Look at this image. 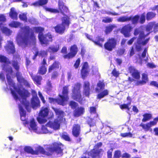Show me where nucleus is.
<instances>
[{
	"mask_svg": "<svg viewBox=\"0 0 158 158\" xmlns=\"http://www.w3.org/2000/svg\"><path fill=\"white\" fill-rule=\"evenodd\" d=\"M150 85H154L158 88V83L156 81H152L150 83Z\"/></svg>",
	"mask_w": 158,
	"mask_h": 158,
	"instance_id": "64",
	"label": "nucleus"
},
{
	"mask_svg": "<svg viewBox=\"0 0 158 158\" xmlns=\"http://www.w3.org/2000/svg\"><path fill=\"white\" fill-rule=\"evenodd\" d=\"M63 145L60 143H54L52 145L48 148V152L45 151L42 147H38L36 150H34L30 146H25L24 148V152L28 153L33 155H38L40 153L50 156L53 155L54 156H60L63 155Z\"/></svg>",
	"mask_w": 158,
	"mask_h": 158,
	"instance_id": "3",
	"label": "nucleus"
},
{
	"mask_svg": "<svg viewBox=\"0 0 158 158\" xmlns=\"http://www.w3.org/2000/svg\"><path fill=\"white\" fill-rule=\"evenodd\" d=\"M38 95L40 98L41 100L44 103H45V101L44 100V97H43L42 94L40 91H39L38 92Z\"/></svg>",
	"mask_w": 158,
	"mask_h": 158,
	"instance_id": "58",
	"label": "nucleus"
},
{
	"mask_svg": "<svg viewBox=\"0 0 158 158\" xmlns=\"http://www.w3.org/2000/svg\"><path fill=\"white\" fill-rule=\"evenodd\" d=\"M47 53L45 51H40L39 52H36L33 59V60H34L37 55L42 57H45L47 56Z\"/></svg>",
	"mask_w": 158,
	"mask_h": 158,
	"instance_id": "30",
	"label": "nucleus"
},
{
	"mask_svg": "<svg viewBox=\"0 0 158 158\" xmlns=\"http://www.w3.org/2000/svg\"><path fill=\"white\" fill-rule=\"evenodd\" d=\"M111 73L114 77H117L119 76L120 73L118 71H117L115 69H114L112 71Z\"/></svg>",
	"mask_w": 158,
	"mask_h": 158,
	"instance_id": "48",
	"label": "nucleus"
},
{
	"mask_svg": "<svg viewBox=\"0 0 158 158\" xmlns=\"http://www.w3.org/2000/svg\"><path fill=\"white\" fill-rule=\"evenodd\" d=\"M83 94L86 96L88 97L90 94V87L89 83L88 81H85L83 85Z\"/></svg>",
	"mask_w": 158,
	"mask_h": 158,
	"instance_id": "17",
	"label": "nucleus"
},
{
	"mask_svg": "<svg viewBox=\"0 0 158 158\" xmlns=\"http://www.w3.org/2000/svg\"><path fill=\"white\" fill-rule=\"evenodd\" d=\"M113 21V18L109 17H104L103 18L102 21L105 23H110Z\"/></svg>",
	"mask_w": 158,
	"mask_h": 158,
	"instance_id": "45",
	"label": "nucleus"
},
{
	"mask_svg": "<svg viewBox=\"0 0 158 158\" xmlns=\"http://www.w3.org/2000/svg\"><path fill=\"white\" fill-rule=\"evenodd\" d=\"M130 18L127 16H124L120 17L117 19V21L118 22H124L130 21Z\"/></svg>",
	"mask_w": 158,
	"mask_h": 158,
	"instance_id": "37",
	"label": "nucleus"
},
{
	"mask_svg": "<svg viewBox=\"0 0 158 158\" xmlns=\"http://www.w3.org/2000/svg\"><path fill=\"white\" fill-rule=\"evenodd\" d=\"M46 64V60L44 58L42 63V66L40 68L39 70V73L43 75L47 71V69L45 65Z\"/></svg>",
	"mask_w": 158,
	"mask_h": 158,
	"instance_id": "21",
	"label": "nucleus"
},
{
	"mask_svg": "<svg viewBox=\"0 0 158 158\" xmlns=\"http://www.w3.org/2000/svg\"><path fill=\"white\" fill-rule=\"evenodd\" d=\"M147 51H148L147 48H145V49L142 55V56L143 58L146 56V53L147 52Z\"/></svg>",
	"mask_w": 158,
	"mask_h": 158,
	"instance_id": "63",
	"label": "nucleus"
},
{
	"mask_svg": "<svg viewBox=\"0 0 158 158\" xmlns=\"http://www.w3.org/2000/svg\"><path fill=\"white\" fill-rule=\"evenodd\" d=\"M55 111L57 118L54 120L53 122L49 121L45 126L42 125L41 130L38 128L37 133L38 134H47L51 133L52 132L50 131L47 128V127H49L53 128L54 130L59 129L60 127V124L65 120L63 118L64 112L59 109H55L53 108Z\"/></svg>",
	"mask_w": 158,
	"mask_h": 158,
	"instance_id": "4",
	"label": "nucleus"
},
{
	"mask_svg": "<svg viewBox=\"0 0 158 158\" xmlns=\"http://www.w3.org/2000/svg\"><path fill=\"white\" fill-rule=\"evenodd\" d=\"M62 24L57 25L55 27L56 32L59 34L64 33L66 26H68L70 23L69 19L67 16H65L62 19Z\"/></svg>",
	"mask_w": 158,
	"mask_h": 158,
	"instance_id": "9",
	"label": "nucleus"
},
{
	"mask_svg": "<svg viewBox=\"0 0 158 158\" xmlns=\"http://www.w3.org/2000/svg\"><path fill=\"white\" fill-rule=\"evenodd\" d=\"M129 18H131L130 21H131L132 23L133 24H136L139 19V16L138 15H136L135 16H129Z\"/></svg>",
	"mask_w": 158,
	"mask_h": 158,
	"instance_id": "35",
	"label": "nucleus"
},
{
	"mask_svg": "<svg viewBox=\"0 0 158 158\" xmlns=\"http://www.w3.org/2000/svg\"><path fill=\"white\" fill-rule=\"evenodd\" d=\"M113 151V149L111 148L107 152V156L108 158H111L112 157V152Z\"/></svg>",
	"mask_w": 158,
	"mask_h": 158,
	"instance_id": "60",
	"label": "nucleus"
},
{
	"mask_svg": "<svg viewBox=\"0 0 158 158\" xmlns=\"http://www.w3.org/2000/svg\"><path fill=\"white\" fill-rule=\"evenodd\" d=\"M48 2V0H39V1L36 2L32 4L35 6H38L40 5H44Z\"/></svg>",
	"mask_w": 158,
	"mask_h": 158,
	"instance_id": "36",
	"label": "nucleus"
},
{
	"mask_svg": "<svg viewBox=\"0 0 158 158\" xmlns=\"http://www.w3.org/2000/svg\"><path fill=\"white\" fill-rule=\"evenodd\" d=\"M59 8L60 11L63 13L67 12L68 11V8L64 5V3L60 0L58 2Z\"/></svg>",
	"mask_w": 158,
	"mask_h": 158,
	"instance_id": "25",
	"label": "nucleus"
},
{
	"mask_svg": "<svg viewBox=\"0 0 158 158\" xmlns=\"http://www.w3.org/2000/svg\"><path fill=\"white\" fill-rule=\"evenodd\" d=\"M12 64L17 71L16 76L17 80L21 85L18 87V88L15 87V89H13L10 88L9 90H10L13 98L16 101L19 100L20 102V104H19V107L21 119L22 121H24L23 123L26 121V112L23 108L25 107L28 112H30L31 107L29 106V102L26 99V97L29 96L30 94L22 86V85L23 84L26 87H30L31 84L25 80L22 76L21 74L18 72L19 69V65L17 60L12 61Z\"/></svg>",
	"mask_w": 158,
	"mask_h": 158,
	"instance_id": "1",
	"label": "nucleus"
},
{
	"mask_svg": "<svg viewBox=\"0 0 158 158\" xmlns=\"http://www.w3.org/2000/svg\"><path fill=\"white\" fill-rule=\"evenodd\" d=\"M121 135L124 137H131L132 136V134L130 133H123L121 134Z\"/></svg>",
	"mask_w": 158,
	"mask_h": 158,
	"instance_id": "49",
	"label": "nucleus"
},
{
	"mask_svg": "<svg viewBox=\"0 0 158 158\" xmlns=\"http://www.w3.org/2000/svg\"><path fill=\"white\" fill-rule=\"evenodd\" d=\"M70 51L69 53L64 56V58L69 59L74 57L78 52V48L77 46L75 45L72 46L70 48Z\"/></svg>",
	"mask_w": 158,
	"mask_h": 158,
	"instance_id": "15",
	"label": "nucleus"
},
{
	"mask_svg": "<svg viewBox=\"0 0 158 158\" xmlns=\"http://www.w3.org/2000/svg\"><path fill=\"white\" fill-rule=\"evenodd\" d=\"M129 71L132 73L133 77L136 79H139L140 78V74L138 71L135 70L134 68L130 67L129 68Z\"/></svg>",
	"mask_w": 158,
	"mask_h": 158,
	"instance_id": "20",
	"label": "nucleus"
},
{
	"mask_svg": "<svg viewBox=\"0 0 158 158\" xmlns=\"http://www.w3.org/2000/svg\"><path fill=\"white\" fill-rule=\"evenodd\" d=\"M80 58H78L76 61L74 65V66L76 69L77 68L79 67L80 64Z\"/></svg>",
	"mask_w": 158,
	"mask_h": 158,
	"instance_id": "52",
	"label": "nucleus"
},
{
	"mask_svg": "<svg viewBox=\"0 0 158 158\" xmlns=\"http://www.w3.org/2000/svg\"><path fill=\"white\" fill-rule=\"evenodd\" d=\"M158 121V117L154 118L153 121H150L148 122V123L150 128H151L152 127L155 125L157 124Z\"/></svg>",
	"mask_w": 158,
	"mask_h": 158,
	"instance_id": "42",
	"label": "nucleus"
},
{
	"mask_svg": "<svg viewBox=\"0 0 158 158\" xmlns=\"http://www.w3.org/2000/svg\"><path fill=\"white\" fill-rule=\"evenodd\" d=\"M108 94V91L107 89L103 91L98 94L97 96V98L101 99L104 97Z\"/></svg>",
	"mask_w": 158,
	"mask_h": 158,
	"instance_id": "31",
	"label": "nucleus"
},
{
	"mask_svg": "<svg viewBox=\"0 0 158 158\" xmlns=\"http://www.w3.org/2000/svg\"><path fill=\"white\" fill-rule=\"evenodd\" d=\"M145 13H143L142 14L140 18V23H143L145 21Z\"/></svg>",
	"mask_w": 158,
	"mask_h": 158,
	"instance_id": "53",
	"label": "nucleus"
},
{
	"mask_svg": "<svg viewBox=\"0 0 158 158\" xmlns=\"http://www.w3.org/2000/svg\"><path fill=\"white\" fill-rule=\"evenodd\" d=\"M31 93L33 97L31 100V105L33 109H36L40 106V101L35 91L32 89Z\"/></svg>",
	"mask_w": 158,
	"mask_h": 158,
	"instance_id": "11",
	"label": "nucleus"
},
{
	"mask_svg": "<svg viewBox=\"0 0 158 158\" xmlns=\"http://www.w3.org/2000/svg\"><path fill=\"white\" fill-rule=\"evenodd\" d=\"M27 13H23L20 15L19 17L20 19L25 22H27V19L26 17Z\"/></svg>",
	"mask_w": 158,
	"mask_h": 158,
	"instance_id": "47",
	"label": "nucleus"
},
{
	"mask_svg": "<svg viewBox=\"0 0 158 158\" xmlns=\"http://www.w3.org/2000/svg\"><path fill=\"white\" fill-rule=\"evenodd\" d=\"M9 15L12 19L15 20L17 19L18 14L15 11L14 8L12 7L10 9Z\"/></svg>",
	"mask_w": 158,
	"mask_h": 158,
	"instance_id": "28",
	"label": "nucleus"
},
{
	"mask_svg": "<svg viewBox=\"0 0 158 158\" xmlns=\"http://www.w3.org/2000/svg\"><path fill=\"white\" fill-rule=\"evenodd\" d=\"M21 23L18 22L13 21L9 24V26L11 27L17 28L20 26Z\"/></svg>",
	"mask_w": 158,
	"mask_h": 158,
	"instance_id": "39",
	"label": "nucleus"
},
{
	"mask_svg": "<svg viewBox=\"0 0 158 158\" xmlns=\"http://www.w3.org/2000/svg\"><path fill=\"white\" fill-rule=\"evenodd\" d=\"M2 32L6 35H9L12 33V31L6 27H3L1 28Z\"/></svg>",
	"mask_w": 158,
	"mask_h": 158,
	"instance_id": "38",
	"label": "nucleus"
},
{
	"mask_svg": "<svg viewBox=\"0 0 158 158\" xmlns=\"http://www.w3.org/2000/svg\"><path fill=\"white\" fill-rule=\"evenodd\" d=\"M89 111L91 114H95L96 113V108L94 107H90Z\"/></svg>",
	"mask_w": 158,
	"mask_h": 158,
	"instance_id": "57",
	"label": "nucleus"
},
{
	"mask_svg": "<svg viewBox=\"0 0 158 158\" xmlns=\"http://www.w3.org/2000/svg\"><path fill=\"white\" fill-rule=\"evenodd\" d=\"M131 155L128 153H125L123 154L122 157L126 158H129L131 157Z\"/></svg>",
	"mask_w": 158,
	"mask_h": 158,
	"instance_id": "59",
	"label": "nucleus"
},
{
	"mask_svg": "<svg viewBox=\"0 0 158 158\" xmlns=\"http://www.w3.org/2000/svg\"><path fill=\"white\" fill-rule=\"evenodd\" d=\"M6 20V18L3 15H0V22H3L5 21Z\"/></svg>",
	"mask_w": 158,
	"mask_h": 158,
	"instance_id": "62",
	"label": "nucleus"
},
{
	"mask_svg": "<svg viewBox=\"0 0 158 158\" xmlns=\"http://www.w3.org/2000/svg\"><path fill=\"white\" fill-rule=\"evenodd\" d=\"M140 126L142 127L145 131H149L150 130H151L152 129L150 128L149 124L148 123L146 124L142 123L140 125Z\"/></svg>",
	"mask_w": 158,
	"mask_h": 158,
	"instance_id": "40",
	"label": "nucleus"
},
{
	"mask_svg": "<svg viewBox=\"0 0 158 158\" xmlns=\"http://www.w3.org/2000/svg\"><path fill=\"white\" fill-rule=\"evenodd\" d=\"M44 29L41 27H35L30 29L29 27L24 26L21 27L19 30L16 38V41L18 45L22 47H25L28 44L35 42V38L33 32L39 33V39L42 44H47L49 41H52V37L48 33L43 35L42 32Z\"/></svg>",
	"mask_w": 158,
	"mask_h": 158,
	"instance_id": "2",
	"label": "nucleus"
},
{
	"mask_svg": "<svg viewBox=\"0 0 158 158\" xmlns=\"http://www.w3.org/2000/svg\"><path fill=\"white\" fill-rule=\"evenodd\" d=\"M59 48V44L52 45L49 47L47 51L50 52H55L58 51Z\"/></svg>",
	"mask_w": 158,
	"mask_h": 158,
	"instance_id": "26",
	"label": "nucleus"
},
{
	"mask_svg": "<svg viewBox=\"0 0 158 158\" xmlns=\"http://www.w3.org/2000/svg\"><path fill=\"white\" fill-rule=\"evenodd\" d=\"M59 68V63L58 62H55L49 68L48 71L51 72L52 70Z\"/></svg>",
	"mask_w": 158,
	"mask_h": 158,
	"instance_id": "33",
	"label": "nucleus"
},
{
	"mask_svg": "<svg viewBox=\"0 0 158 158\" xmlns=\"http://www.w3.org/2000/svg\"><path fill=\"white\" fill-rule=\"evenodd\" d=\"M49 112V110L47 107H42L39 113V116L37 118V121L40 124H44L47 121L45 118Z\"/></svg>",
	"mask_w": 158,
	"mask_h": 158,
	"instance_id": "10",
	"label": "nucleus"
},
{
	"mask_svg": "<svg viewBox=\"0 0 158 158\" xmlns=\"http://www.w3.org/2000/svg\"><path fill=\"white\" fill-rule=\"evenodd\" d=\"M156 15V14L152 12H149L147 14V19L148 20H150Z\"/></svg>",
	"mask_w": 158,
	"mask_h": 158,
	"instance_id": "44",
	"label": "nucleus"
},
{
	"mask_svg": "<svg viewBox=\"0 0 158 158\" xmlns=\"http://www.w3.org/2000/svg\"><path fill=\"white\" fill-rule=\"evenodd\" d=\"M89 72V69L88 64L87 62H85L83 65L81 70V75L83 79L85 78L87 76Z\"/></svg>",
	"mask_w": 158,
	"mask_h": 158,
	"instance_id": "18",
	"label": "nucleus"
},
{
	"mask_svg": "<svg viewBox=\"0 0 158 158\" xmlns=\"http://www.w3.org/2000/svg\"><path fill=\"white\" fill-rule=\"evenodd\" d=\"M154 27V31L156 32L158 30V23L155 24L154 22L149 23L147 26L146 31L148 32L146 34L144 32H140L139 38L137 40V43L135 44V48L136 50L139 51L142 49V46L144 45L147 44L149 39V38L144 40L145 37L148 35L150 32L152 31L153 27Z\"/></svg>",
	"mask_w": 158,
	"mask_h": 158,
	"instance_id": "6",
	"label": "nucleus"
},
{
	"mask_svg": "<svg viewBox=\"0 0 158 158\" xmlns=\"http://www.w3.org/2000/svg\"><path fill=\"white\" fill-rule=\"evenodd\" d=\"M106 14L108 15H118L119 14L118 13H117L115 12H111L110 11L107 10Z\"/></svg>",
	"mask_w": 158,
	"mask_h": 158,
	"instance_id": "55",
	"label": "nucleus"
},
{
	"mask_svg": "<svg viewBox=\"0 0 158 158\" xmlns=\"http://www.w3.org/2000/svg\"><path fill=\"white\" fill-rule=\"evenodd\" d=\"M102 145V143L101 142L97 143L94 146V149L89 152V155L93 156L102 155L103 151L102 149L99 148Z\"/></svg>",
	"mask_w": 158,
	"mask_h": 158,
	"instance_id": "13",
	"label": "nucleus"
},
{
	"mask_svg": "<svg viewBox=\"0 0 158 158\" xmlns=\"http://www.w3.org/2000/svg\"><path fill=\"white\" fill-rule=\"evenodd\" d=\"M5 49L9 53H14L15 51V46L12 41H8L7 44L5 47Z\"/></svg>",
	"mask_w": 158,
	"mask_h": 158,
	"instance_id": "19",
	"label": "nucleus"
},
{
	"mask_svg": "<svg viewBox=\"0 0 158 158\" xmlns=\"http://www.w3.org/2000/svg\"><path fill=\"white\" fill-rule=\"evenodd\" d=\"M69 86V85H67L63 87L62 90V95H59V98L58 99L49 98V102L51 103H57L58 104L64 106L69 99L68 94Z\"/></svg>",
	"mask_w": 158,
	"mask_h": 158,
	"instance_id": "7",
	"label": "nucleus"
},
{
	"mask_svg": "<svg viewBox=\"0 0 158 158\" xmlns=\"http://www.w3.org/2000/svg\"><path fill=\"white\" fill-rule=\"evenodd\" d=\"M143 118L142 119V121L143 122H146L150 120L152 117V115L149 114H145L143 115Z\"/></svg>",
	"mask_w": 158,
	"mask_h": 158,
	"instance_id": "34",
	"label": "nucleus"
},
{
	"mask_svg": "<svg viewBox=\"0 0 158 158\" xmlns=\"http://www.w3.org/2000/svg\"><path fill=\"white\" fill-rule=\"evenodd\" d=\"M114 156L115 158H119L121 156V152L120 151H117L115 152Z\"/></svg>",
	"mask_w": 158,
	"mask_h": 158,
	"instance_id": "51",
	"label": "nucleus"
},
{
	"mask_svg": "<svg viewBox=\"0 0 158 158\" xmlns=\"http://www.w3.org/2000/svg\"><path fill=\"white\" fill-rule=\"evenodd\" d=\"M97 38V40L94 42L95 43L100 46L102 47L104 38L99 36H98Z\"/></svg>",
	"mask_w": 158,
	"mask_h": 158,
	"instance_id": "32",
	"label": "nucleus"
},
{
	"mask_svg": "<svg viewBox=\"0 0 158 158\" xmlns=\"http://www.w3.org/2000/svg\"><path fill=\"white\" fill-rule=\"evenodd\" d=\"M30 75L33 79V81L38 85L40 84V82L42 80V77L40 76H36L34 77L30 74Z\"/></svg>",
	"mask_w": 158,
	"mask_h": 158,
	"instance_id": "29",
	"label": "nucleus"
},
{
	"mask_svg": "<svg viewBox=\"0 0 158 158\" xmlns=\"http://www.w3.org/2000/svg\"><path fill=\"white\" fill-rule=\"evenodd\" d=\"M131 104L130 102L127 104H123L120 105V107L121 109H127V113H129V110L130 108H129V106Z\"/></svg>",
	"mask_w": 158,
	"mask_h": 158,
	"instance_id": "46",
	"label": "nucleus"
},
{
	"mask_svg": "<svg viewBox=\"0 0 158 158\" xmlns=\"http://www.w3.org/2000/svg\"><path fill=\"white\" fill-rule=\"evenodd\" d=\"M135 26L132 27L130 24H128L124 26L122 29L121 32L125 37H128L130 35V31Z\"/></svg>",
	"mask_w": 158,
	"mask_h": 158,
	"instance_id": "16",
	"label": "nucleus"
},
{
	"mask_svg": "<svg viewBox=\"0 0 158 158\" xmlns=\"http://www.w3.org/2000/svg\"><path fill=\"white\" fill-rule=\"evenodd\" d=\"M125 50L123 49L119 50L118 52V54L119 55H122L125 52Z\"/></svg>",
	"mask_w": 158,
	"mask_h": 158,
	"instance_id": "61",
	"label": "nucleus"
},
{
	"mask_svg": "<svg viewBox=\"0 0 158 158\" xmlns=\"http://www.w3.org/2000/svg\"><path fill=\"white\" fill-rule=\"evenodd\" d=\"M21 155L23 156V158H31V154L28 153L21 152Z\"/></svg>",
	"mask_w": 158,
	"mask_h": 158,
	"instance_id": "43",
	"label": "nucleus"
},
{
	"mask_svg": "<svg viewBox=\"0 0 158 158\" xmlns=\"http://www.w3.org/2000/svg\"><path fill=\"white\" fill-rule=\"evenodd\" d=\"M0 62L3 64L2 66V69L5 70L7 73L6 78L8 82V85H6V88L5 89L6 90L7 89H10V88H12L15 89L16 87L15 86V84L11 78L15 76V73L12 71L11 67L9 65L11 64V63L8 60L5 56L0 55Z\"/></svg>",
	"mask_w": 158,
	"mask_h": 158,
	"instance_id": "5",
	"label": "nucleus"
},
{
	"mask_svg": "<svg viewBox=\"0 0 158 158\" xmlns=\"http://www.w3.org/2000/svg\"><path fill=\"white\" fill-rule=\"evenodd\" d=\"M105 84L103 81H100L97 84V87L95 88V92L98 93L102 91L104 88Z\"/></svg>",
	"mask_w": 158,
	"mask_h": 158,
	"instance_id": "23",
	"label": "nucleus"
},
{
	"mask_svg": "<svg viewBox=\"0 0 158 158\" xmlns=\"http://www.w3.org/2000/svg\"><path fill=\"white\" fill-rule=\"evenodd\" d=\"M148 81V78L147 74L145 73H143L142 75V81L137 82L136 85L143 84L146 83Z\"/></svg>",
	"mask_w": 158,
	"mask_h": 158,
	"instance_id": "27",
	"label": "nucleus"
},
{
	"mask_svg": "<svg viewBox=\"0 0 158 158\" xmlns=\"http://www.w3.org/2000/svg\"><path fill=\"white\" fill-rule=\"evenodd\" d=\"M80 126L78 124H75L73 129V135L75 136H78L80 134Z\"/></svg>",
	"mask_w": 158,
	"mask_h": 158,
	"instance_id": "24",
	"label": "nucleus"
},
{
	"mask_svg": "<svg viewBox=\"0 0 158 158\" xmlns=\"http://www.w3.org/2000/svg\"><path fill=\"white\" fill-rule=\"evenodd\" d=\"M81 86L80 84L78 83L75 84L73 86L72 98L73 99L82 104L81 102V95L80 90Z\"/></svg>",
	"mask_w": 158,
	"mask_h": 158,
	"instance_id": "8",
	"label": "nucleus"
},
{
	"mask_svg": "<svg viewBox=\"0 0 158 158\" xmlns=\"http://www.w3.org/2000/svg\"><path fill=\"white\" fill-rule=\"evenodd\" d=\"M0 80L2 81H5V76L2 72L0 73Z\"/></svg>",
	"mask_w": 158,
	"mask_h": 158,
	"instance_id": "56",
	"label": "nucleus"
},
{
	"mask_svg": "<svg viewBox=\"0 0 158 158\" xmlns=\"http://www.w3.org/2000/svg\"><path fill=\"white\" fill-rule=\"evenodd\" d=\"M84 112V108L82 107H79L76 109L74 110V115L75 117H78L82 115Z\"/></svg>",
	"mask_w": 158,
	"mask_h": 158,
	"instance_id": "22",
	"label": "nucleus"
},
{
	"mask_svg": "<svg viewBox=\"0 0 158 158\" xmlns=\"http://www.w3.org/2000/svg\"><path fill=\"white\" fill-rule=\"evenodd\" d=\"M23 124L25 125H27L30 131L37 133L39 128L37 127L36 123L34 118H31L29 121H26Z\"/></svg>",
	"mask_w": 158,
	"mask_h": 158,
	"instance_id": "12",
	"label": "nucleus"
},
{
	"mask_svg": "<svg viewBox=\"0 0 158 158\" xmlns=\"http://www.w3.org/2000/svg\"><path fill=\"white\" fill-rule=\"evenodd\" d=\"M116 45V40L114 38L109 39L104 44L105 49L109 51H111L114 48Z\"/></svg>",
	"mask_w": 158,
	"mask_h": 158,
	"instance_id": "14",
	"label": "nucleus"
},
{
	"mask_svg": "<svg viewBox=\"0 0 158 158\" xmlns=\"http://www.w3.org/2000/svg\"><path fill=\"white\" fill-rule=\"evenodd\" d=\"M115 27V26L114 25H110L106 27L105 30V32L106 34H107L111 31Z\"/></svg>",
	"mask_w": 158,
	"mask_h": 158,
	"instance_id": "41",
	"label": "nucleus"
},
{
	"mask_svg": "<svg viewBox=\"0 0 158 158\" xmlns=\"http://www.w3.org/2000/svg\"><path fill=\"white\" fill-rule=\"evenodd\" d=\"M70 105L72 108L74 109L77 106V104L75 102L72 101L70 102Z\"/></svg>",
	"mask_w": 158,
	"mask_h": 158,
	"instance_id": "54",
	"label": "nucleus"
},
{
	"mask_svg": "<svg viewBox=\"0 0 158 158\" xmlns=\"http://www.w3.org/2000/svg\"><path fill=\"white\" fill-rule=\"evenodd\" d=\"M62 137L64 139L68 141H70V138L66 133H64L62 134Z\"/></svg>",
	"mask_w": 158,
	"mask_h": 158,
	"instance_id": "50",
	"label": "nucleus"
}]
</instances>
